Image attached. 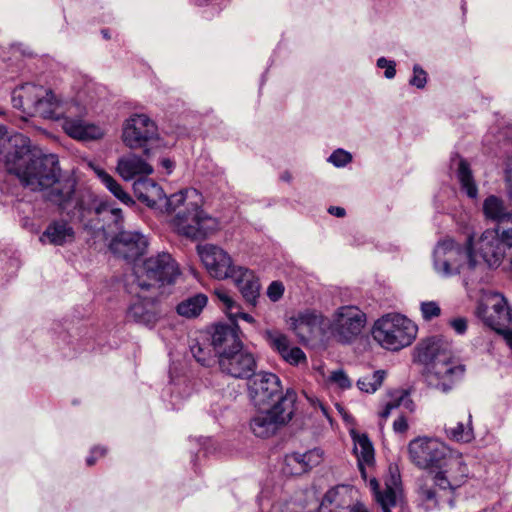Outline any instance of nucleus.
Returning <instances> with one entry per match:
<instances>
[{"instance_id": "f257e3e1", "label": "nucleus", "mask_w": 512, "mask_h": 512, "mask_svg": "<svg viewBox=\"0 0 512 512\" xmlns=\"http://www.w3.org/2000/svg\"><path fill=\"white\" fill-rule=\"evenodd\" d=\"M11 144L14 150L8 155L7 171L15 174L24 187L43 192L44 198L63 212L70 211L77 192L76 181L61 177L58 157L43 154L23 134L16 135Z\"/></svg>"}, {"instance_id": "f03ea898", "label": "nucleus", "mask_w": 512, "mask_h": 512, "mask_svg": "<svg viewBox=\"0 0 512 512\" xmlns=\"http://www.w3.org/2000/svg\"><path fill=\"white\" fill-rule=\"evenodd\" d=\"M133 190L138 200L148 207L175 213L172 224L180 235L202 239L218 227V221L201 208L202 195L194 188H186L167 197L158 183L144 178L134 182Z\"/></svg>"}, {"instance_id": "7ed1b4c3", "label": "nucleus", "mask_w": 512, "mask_h": 512, "mask_svg": "<svg viewBox=\"0 0 512 512\" xmlns=\"http://www.w3.org/2000/svg\"><path fill=\"white\" fill-rule=\"evenodd\" d=\"M468 467L460 453L455 451L432 475L419 485L418 495L427 509L455 507L458 489L466 482Z\"/></svg>"}, {"instance_id": "20e7f679", "label": "nucleus", "mask_w": 512, "mask_h": 512, "mask_svg": "<svg viewBox=\"0 0 512 512\" xmlns=\"http://www.w3.org/2000/svg\"><path fill=\"white\" fill-rule=\"evenodd\" d=\"M239 331L237 326L215 325L213 345L219 352V367L223 373L233 378L250 379L256 374L257 362L254 354L244 348Z\"/></svg>"}, {"instance_id": "39448f33", "label": "nucleus", "mask_w": 512, "mask_h": 512, "mask_svg": "<svg viewBox=\"0 0 512 512\" xmlns=\"http://www.w3.org/2000/svg\"><path fill=\"white\" fill-rule=\"evenodd\" d=\"M418 326L406 316L388 313L374 322L371 335L375 342L389 351L410 346L417 337Z\"/></svg>"}, {"instance_id": "423d86ee", "label": "nucleus", "mask_w": 512, "mask_h": 512, "mask_svg": "<svg viewBox=\"0 0 512 512\" xmlns=\"http://www.w3.org/2000/svg\"><path fill=\"white\" fill-rule=\"evenodd\" d=\"M479 261L472 251V237L467 238L466 247H462L453 239L439 241L433 250V268L441 277L459 274L464 267L473 270Z\"/></svg>"}, {"instance_id": "0eeeda50", "label": "nucleus", "mask_w": 512, "mask_h": 512, "mask_svg": "<svg viewBox=\"0 0 512 512\" xmlns=\"http://www.w3.org/2000/svg\"><path fill=\"white\" fill-rule=\"evenodd\" d=\"M296 393L287 389V395L270 408H262L249 421L250 431L258 438H269L287 425L295 412Z\"/></svg>"}, {"instance_id": "6e6552de", "label": "nucleus", "mask_w": 512, "mask_h": 512, "mask_svg": "<svg viewBox=\"0 0 512 512\" xmlns=\"http://www.w3.org/2000/svg\"><path fill=\"white\" fill-rule=\"evenodd\" d=\"M179 274V268L172 256L161 252L145 259L136 269L133 284L141 290L148 291L174 283Z\"/></svg>"}, {"instance_id": "1a4fd4ad", "label": "nucleus", "mask_w": 512, "mask_h": 512, "mask_svg": "<svg viewBox=\"0 0 512 512\" xmlns=\"http://www.w3.org/2000/svg\"><path fill=\"white\" fill-rule=\"evenodd\" d=\"M512 247V227L499 226L486 229L478 241L472 243V251L479 265L485 264L490 269L498 268L508 249Z\"/></svg>"}, {"instance_id": "9d476101", "label": "nucleus", "mask_w": 512, "mask_h": 512, "mask_svg": "<svg viewBox=\"0 0 512 512\" xmlns=\"http://www.w3.org/2000/svg\"><path fill=\"white\" fill-rule=\"evenodd\" d=\"M408 452L414 465L430 470L432 475L455 451L437 438L424 436L411 440Z\"/></svg>"}, {"instance_id": "9b49d317", "label": "nucleus", "mask_w": 512, "mask_h": 512, "mask_svg": "<svg viewBox=\"0 0 512 512\" xmlns=\"http://www.w3.org/2000/svg\"><path fill=\"white\" fill-rule=\"evenodd\" d=\"M71 218L77 219L79 222L88 224L94 217L104 213H109L116 226L122 223V211L113 207L110 203L98 199L90 191H77L72 203L70 211H66Z\"/></svg>"}, {"instance_id": "f8f14e48", "label": "nucleus", "mask_w": 512, "mask_h": 512, "mask_svg": "<svg viewBox=\"0 0 512 512\" xmlns=\"http://www.w3.org/2000/svg\"><path fill=\"white\" fill-rule=\"evenodd\" d=\"M366 320V314L357 306H341L329 320V330L338 342L350 344L361 334Z\"/></svg>"}, {"instance_id": "ddd939ff", "label": "nucleus", "mask_w": 512, "mask_h": 512, "mask_svg": "<svg viewBox=\"0 0 512 512\" xmlns=\"http://www.w3.org/2000/svg\"><path fill=\"white\" fill-rule=\"evenodd\" d=\"M286 395L287 391L283 392L281 381L274 373L260 372L248 381L249 399L258 409L270 408Z\"/></svg>"}, {"instance_id": "4468645a", "label": "nucleus", "mask_w": 512, "mask_h": 512, "mask_svg": "<svg viewBox=\"0 0 512 512\" xmlns=\"http://www.w3.org/2000/svg\"><path fill=\"white\" fill-rule=\"evenodd\" d=\"M158 138V128L153 120L145 114H134L123 126L122 139L131 149L143 148L149 156V144Z\"/></svg>"}, {"instance_id": "2eb2a0df", "label": "nucleus", "mask_w": 512, "mask_h": 512, "mask_svg": "<svg viewBox=\"0 0 512 512\" xmlns=\"http://www.w3.org/2000/svg\"><path fill=\"white\" fill-rule=\"evenodd\" d=\"M465 370V366L452 356L442 362L436 361L429 366L425 380L429 387L448 393L463 379Z\"/></svg>"}, {"instance_id": "dca6fc26", "label": "nucleus", "mask_w": 512, "mask_h": 512, "mask_svg": "<svg viewBox=\"0 0 512 512\" xmlns=\"http://www.w3.org/2000/svg\"><path fill=\"white\" fill-rule=\"evenodd\" d=\"M86 107L78 102H71L63 120L62 128L67 135L80 141L98 140L103 137V129L93 123L83 120Z\"/></svg>"}, {"instance_id": "f3484780", "label": "nucleus", "mask_w": 512, "mask_h": 512, "mask_svg": "<svg viewBox=\"0 0 512 512\" xmlns=\"http://www.w3.org/2000/svg\"><path fill=\"white\" fill-rule=\"evenodd\" d=\"M86 107L78 102H71L63 120L62 128L67 135L80 141L98 140L103 137V129L93 123L83 120Z\"/></svg>"}, {"instance_id": "a211bd4d", "label": "nucleus", "mask_w": 512, "mask_h": 512, "mask_svg": "<svg viewBox=\"0 0 512 512\" xmlns=\"http://www.w3.org/2000/svg\"><path fill=\"white\" fill-rule=\"evenodd\" d=\"M142 291L130 301L126 310V319L152 329L163 316V309L157 297L147 296L145 291Z\"/></svg>"}, {"instance_id": "6ab92c4d", "label": "nucleus", "mask_w": 512, "mask_h": 512, "mask_svg": "<svg viewBox=\"0 0 512 512\" xmlns=\"http://www.w3.org/2000/svg\"><path fill=\"white\" fill-rule=\"evenodd\" d=\"M197 252L207 272L215 279H229L239 267L233 264L231 256L219 246L198 245Z\"/></svg>"}, {"instance_id": "aec40b11", "label": "nucleus", "mask_w": 512, "mask_h": 512, "mask_svg": "<svg viewBox=\"0 0 512 512\" xmlns=\"http://www.w3.org/2000/svg\"><path fill=\"white\" fill-rule=\"evenodd\" d=\"M147 238L137 231H121L110 242L109 249L117 257L128 262L144 254Z\"/></svg>"}, {"instance_id": "412c9836", "label": "nucleus", "mask_w": 512, "mask_h": 512, "mask_svg": "<svg viewBox=\"0 0 512 512\" xmlns=\"http://www.w3.org/2000/svg\"><path fill=\"white\" fill-rule=\"evenodd\" d=\"M489 301L490 305L479 308V316L487 326L498 333L511 323V308L501 294L493 295Z\"/></svg>"}, {"instance_id": "4be33fe9", "label": "nucleus", "mask_w": 512, "mask_h": 512, "mask_svg": "<svg viewBox=\"0 0 512 512\" xmlns=\"http://www.w3.org/2000/svg\"><path fill=\"white\" fill-rule=\"evenodd\" d=\"M417 355L419 361L428 368L436 361L442 362L452 357L451 343L441 337L427 338L418 344Z\"/></svg>"}, {"instance_id": "5701e85b", "label": "nucleus", "mask_w": 512, "mask_h": 512, "mask_svg": "<svg viewBox=\"0 0 512 512\" xmlns=\"http://www.w3.org/2000/svg\"><path fill=\"white\" fill-rule=\"evenodd\" d=\"M247 305L255 307L260 297L261 285L253 271L239 266L230 276Z\"/></svg>"}, {"instance_id": "b1692460", "label": "nucleus", "mask_w": 512, "mask_h": 512, "mask_svg": "<svg viewBox=\"0 0 512 512\" xmlns=\"http://www.w3.org/2000/svg\"><path fill=\"white\" fill-rule=\"evenodd\" d=\"M39 96L30 116L38 115L45 119L64 120L69 102L59 101L51 90L45 88L44 93Z\"/></svg>"}, {"instance_id": "393cba45", "label": "nucleus", "mask_w": 512, "mask_h": 512, "mask_svg": "<svg viewBox=\"0 0 512 512\" xmlns=\"http://www.w3.org/2000/svg\"><path fill=\"white\" fill-rule=\"evenodd\" d=\"M43 93L44 87L33 83L17 86L11 93L12 106L27 115H31L32 110L35 109L37 98Z\"/></svg>"}, {"instance_id": "a878e982", "label": "nucleus", "mask_w": 512, "mask_h": 512, "mask_svg": "<svg viewBox=\"0 0 512 512\" xmlns=\"http://www.w3.org/2000/svg\"><path fill=\"white\" fill-rule=\"evenodd\" d=\"M75 235V230L68 221L63 219L53 220L40 236V241L42 243L48 242L54 246H64L74 242Z\"/></svg>"}, {"instance_id": "bb28decb", "label": "nucleus", "mask_w": 512, "mask_h": 512, "mask_svg": "<svg viewBox=\"0 0 512 512\" xmlns=\"http://www.w3.org/2000/svg\"><path fill=\"white\" fill-rule=\"evenodd\" d=\"M116 169L125 181H130L138 175H149L153 172L152 166L134 153L121 156L118 159Z\"/></svg>"}, {"instance_id": "cd10ccee", "label": "nucleus", "mask_w": 512, "mask_h": 512, "mask_svg": "<svg viewBox=\"0 0 512 512\" xmlns=\"http://www.w3.org/2000/svg\"><path fill=\"white\" fill-rule=\"evenodd\" d=\"M482 212L486 220L498 224L507 223L512 227V210L509 211L504 201L495 195H489L485 198L482 205Z\"/></svg>"}, {"instance_id": "c85d7f7f", "label": "nucleus", "mask_w": 512, "mask_h": 512, "mask_svg": "<svg viewBox=\"0 0 512 512\" xmlns=\"http://www.w3.org/2000/svg\"><path fill=\"white\" fill-rule=\"evenodd\" d=\"M456 178L460 184L461 191L471 199L478 197V186L474 179L470 164L463 158H459L455 171Z\"/></svg>"}, {"instance_id": "c756f323", "label": "nucleus", "mask_w": 512, "mask_h": 512, "mask_svg": "<svg viewBox=\"0 0 512 512\" xmlns=\"http://www.w3.org/2000/svg\"><path fill=\"white\" fill-rule=\"evenodd\" d=\"M368 485L375 502L379 505L382 512H391V509L395 507L397 503V495L394 488L386 485L381 489L376 478H371Z\"/></svg>"}, {"instance_id": "7c9ffc66", "label": "nucleus", "mask_w": 512, "mask_h": 512, "mask_svg": "<svg viewBox=\"0 0 512 512\" xmlns=\"http://www.w3.org/2000/svg\"><path fill=\"white\" fill-rule=\"evenodd\" d=\"M354 452L357 456L359 470L363 478H366L364 465L369 466L374 461V448L367 435L362 434L354 438Z\"/></svg>"}, {"instance_id": "2f4dec72", "label": "nucleus", "mask_w": 512, "mask_h": 512, "mask_svg": "<svg viewBox=\"0 0 512 512\" xmlns=\"http://www.w3.org/2000/svg\"><path fill=\"white\" fill-rule=\"evenodd\" d=\"M190 351L194 359L202 366L209 367L216 362V357L219 358V352L213 345V335L211 336V342H195L190 344Z\"/></svg>"}, {"instance_id": "473e14b6", "label": "nucleus", "mask_w": 512, "mask_h": 512, "mask_svg": "<svg viewBox=\"0 0 512 512\" xmlns=\"http://www.w3.org/2000/svg\"><path fill=\"white\" fill-rule=\"evenodd\" d=\"M207 303V297L204 294H196L180 302L176 311L180 316L193 318L198 316Z\"/></svg>"}, {"instance_id": "72a5a7b5", "label": "nucleus", "mask_w": 512, "mask_h": 512, "mask_svg": "<svg viewBox=\"0 0 512 512\" xmlns=\"http://www.w3.org/2000/svg\"><path fill=\"white\" fill-rule=\"evenodd\" d=\"M447 437L451 440L463 443H469L474 439V432L472 427V415L468 414L467 423L457 422L453 426L445 428Z\"/></svg>"}, {"instance_id": "f704fd0d", "label": "nucleus", "mask_w": 512, "mask_h": 512, "mask_svg": "<svg viewBox=\"0 0 512 512\" xmlns=\"http://www.w3.org/2000/svg\"><path fill=\"white\" fill-rule=\"evenodd\" d=\"M98 178L101 183L122 203L129 205L133 203L132 198L126 193L121 185L105 170L96 169L95 170Z\"/></svg>"}, {"instance_id": "c9c22d12", "label": "nucleus", "mask_w": 512, "mask_h": 512, "mask_svg": "<svg viewBox=\"0 0 512 512\" xmlns=\"http://www.w3.org/2000/svg\"><path fill=\"white\" fill-rule=\"evenodd\" d=\"M385 376L386 372L384 370H377L372 374L359 378L357 386L363 392L374 393L382 385Z\"/></svg>"}, {"instance_id": "e433bc0d", "label": "nucleus", "mask_w": 512, "mask_h": 512, "mask_svg": "<svg viewBox=\"0 0 512 512\" xmlns=\"http://www.w3.org/2000/svg\"><path fill=\"white\" fill-rule=\"evenodd\" d=\"M265 338L272 349L277 351L281 356L291 347L288 337L278 330H267Z\"/></svg>"}, {"instance_id": "4c0bfd02", "label": "nucleus", "mask_w": 512, "mask_h": 512, "mask_svg": "<svg viewBox=\"0 0 512 512\" xmlns=\"http://www.w3.org/2000/svg\"><path fill=\"white\" fill-rule=\"evenodd\" d=\"M214 295L222 305V309L226 313L227 316L234 315V309L238 305V303L231 297L229 292L222 287L216 288L214 290Z\"/></svg>"}, {"instance_id": "58836bf2", "label": "nucleus", "mask_w": 512, "mask_h": 512, "mask_svg": "<svg viewBox=\"0 0 512 512\" xmlns=\"http://www.w3.org/2000/svg\"><path fill=\"white\" fill-rule=\"evenodd\" d=\"M302 457L304 461L301 466V470L307 472L322 462L323 451L320 448H314L302 453Z\"/></svg>"}, {"instance_id": "ea45409f", "label": "nucleus", "mask_w": 512, "mask_h": 512, "mask_svg": "<svg viewBox=\"0 0 512 512\" xmlns=\"http://www.w3.org/2000/svg\"><path fill=\"white\" fill-rule=\"evenodd\" d=\"M352 154L342 148L334 150L327 158V162L336 168H343L352 162Z\"/></svg>"}, {"instance_id": "a19ab883", "label": "nucleus", "mask_w": 512, "mask_h": 512, "mask_svg": "<svg viewBox=\"0 0 512 512\" xmlns=\"http://www.w3.org/2000/svg\"><path fill=\"white\" fill-rule=\"evenodd\" d=\"M302 453L293 452L287 454L284 459L285 463V472L290 474H301L304 471L301 470V466L303 464Z\"/></svg>"}, {"instance_id": "79ce46f5", "label": "nucleus", "mask_w": 512, "mask_h": 512, "mask_svg": "<svg viewBox=\"0 0 512 512\" xmlns=\"http://www.w3.org/2000/svg\"><path fill=\"white\" fill-rule=\"evenodd\" d=\"M19 133H17L18 135ZM16 136V134L8 137L7 131L4 126H0V160L3 158L5 166L7 167V158L10 152L14 150L13 145L11 144V140Z\"/></svg>"}, {"instance_id": "37998d69", "label": "nucleus", "mask_w": 512, "mask_h": 512, "mask_svg": "<svg viewBox=\"0 0 512 512\" xmlns=\"http://www.w3.org/2000/svg\"><path fill=\"white\" fill-rule=\"evenodd\" d=\"M420 311L422 318L425 321H431L432 319L440 316L441 308L435 301H423L420 303Z\"/></svg>"}, {"instance_id": "c03bdc74", "label": "nucleus", "mask_w": 512, "mask_h": 512, "mask_svg": "<svg viewBox=\"0 0 512 512\" xmlns=\"http://www.w3.org/2000/svg\"><path fill=\"white\" fill-rule=\"evenodd\" d=\"M337 492L329 490L323 497L319 506V512H336V509L340 507V503L337 501Z\"/></svg>"}, {"instance_id": "a18cd8bd", "label": "nucleus", "mask_w": 512, "mask_h": 512, "mask_svg": "<svg viewBox=\"0 0 512 512\" xmlns=\"http://www.w3.org/2000/svg\"><path fill=\"white\" fill-rule=\"evenodd\" d=\"M413 75L409 80V84L417 89H424L427 84V72L419 65H413Z\"/></svg>"}, {"instance_id": "49530a36", "label": "nucleus", "mask_w": 512, "mask_h": 512, "mask_svg": "<svg viewBox=\"0 0 512 512\" xmlns=\"http://www.w3.org/2000/svg\"><path fill=\"white\" fill-rule=\"evenodd\" d=\"M281 357L291 365H299L302 362H306V355L299 347H290Z\"/></svg>"}, {"instance_id": "de8ad7c7", "label": "nucleus", "mask_w": 512, "mask_h": 512, "mask_svg": "<svg viewBox=\"0 0 512 512\" xmlns=\"http://www.w3.org/2000/svg\"><path fill=\"white\" fill-rule=\"evenodd\" d=\"M329 381L336 384L341 389H349L352 386L351 380L342 369L332 371L329 376Z\"/></svg>"}, {"instance_id": "09e8293b", "label": "nucleus", "mask_w": 512, "mask_h": 512, "mask_svg": "<svg viewBox=\"0 0 512 512\" xmlns=\"http://www.w3.org/2000/svg\"><path fill=\"white\" fill-rule=\"evenodd\" d=\"M376 66L379 69H384V77L386 79H393L396 75V62L386 57H379L376 61Z\"/></svg>"}, {"instance_id": "8fccbe9b", "label": "nucleus", "mask_w": 512, "mask_h": 512, "mask_svg": "<svg viewBox=\"0 0 512 512\" xmlns=\"http://www.w3.org/2000/svg\"><path fill=\"white\" fill-rule=\"evenodd\" d=\"M228 318L231 320V322L233 324L232 326L228 325L229 327L237 326L239 328V326L236 324V321L239 318L250 323V324H255V322H256L255 319L250 314L242 311V308L239 304L234 309V315L228 316Z\"/></svg>"}, {"instance_id": "3c124183", "label": "nucleus", "mask_w": 512, "mask_h": 512, "mask_svg": "<svg viewBox=\"0 0 512 512\" xmlns=\"http://www.w3.org/2000/svg\"><path fill=\"white\" fill-rule=\"evenodd\" d=\"M283 292L284 286L281 282L278 281L272 282L267 289V295L273 302L278 301L282 297Z\"/></svg>"}, {"instance_id": "603ef678", "label": "nucleus", "mask_w": 512, "mask_h": 512, "mask_svg": "<svg viewBox=\"0 0 512 512\" xmlns=\"http://www.w3.org/2000/svg\"><path fill=\"white\" fill-rule=\"evenodd\" d=\"M395 399L398 407L403 406L404 408L411 412L414 410V402L410 398L409 393L407 391L403 390L398 392L395 396Z\"/></svg>"}, {"instance_id": "864d4df0", "label": "nucleus", "mask_w": 512, "mask_h": 512, "mask_svg": "<svg viewBox=\"0 0 512 512\" xmlns=\"http://www.w3.org/2000/svg\"><path fill=\"white\" fill-rule=\"evenodd\" d=\"M106 453V448L102 446H95L91 449L90 455L86 458V463L88 466H92L96 463V461L103 457Z\"/></svg>"}, {"instance_id": "5fc2aeb1", "label": "nucleus", "mask_w": 512, "mask_h": 512, "mask_svg": "<svg viewBox=\"0 0 512 512\" xmlns=\"http://www.w3.org/2000/svg\"><path fill=\"white\" fill-rule=\"evenodd\" d=\"M449 324L459 335H463L467 331V320L464 317L454 318L449 321Z\"/></svg>"}, {"instance_id": "6e6d98bb", "label": "nucleus", "mask_w": 512, "mask_h": 512, "mask_svg": "<svg viewBox=\"0 0 512 512\" xmlns=\"http://www.w3.org/2000/svg\"><path fill=\"white\" fill-rule=\"evenodd\" d=\"M393 430L396 433H404L408 430V422L405 416L401 415L394 420Z\"/></svg>"}, {"instance_id": "4d7b16f0", "label": "nucleus", "mask_w": 512, "mask_h": 512, "mask_svg": "<svg viewBox=\"0 0 512 512\" xmlns=\"http://www.w3.org/2000/svg\"><path fill=\"white\" fill-rule=\"evenodd\" d=\"M396 408H398V405L396 399L394 398L392 401L386 403L383 410L379 412V417L384 420L387 419L390 416L391 412Z\"/></svg>"}, {"instance_id": "13d9d810", "label": "nucleus", "mask_w": 512, "mask_h": 512, "mask_svg": "<svg viewBox=\"0 0 512 512\" xmlns=\"http://www.w3.org/2000/svg\"><path fill=\"white\" fill-rule=\"evenodd\" d=\"M317 323H318L317 315H314V314L305 315V316L301 317L300 322H299V327L315 325Z\"/></svg>"}, {"instance_id": "bf43d9fd", "label": "nucleus", "mask_w": 512, "mask_h": 512, "mask_svg": "<svg viewBox=\"0 0 512 512\" xmlns=\"http://www.w3.org/2000/svg\"><path fill=\"white\" fill-rule=\"evenodd\" d=\"M499 335H501L507 344V346L512 351V329L509 327L502 329L500 332H498Z\"/></svg>"}, {"instance_id": "052dcab7", "label": "nucleus", "mask_w": 512, "mask_h": 512, "mask_svg": "<svg viewBox=\"0 0 512 512\" xmlns=\"http://www.w3.org/2000/svg\"><path fill=\"white\" fill-rule=\"evenodd\" d=\"M328 212H329V214H331L335 217H338V218H342L346 215L345 209L340 206H330L328 208Z\"/></svg>"}, {"instance_id": "680f3d73", "label": "nucleus", "mask_w": 512, "mask_h": 512, "mask_svg": "<svg viewBox=\"0 0 512 512\" xmlns=\"http://www.w3.org/2000/svg\"><path fill=\"white\" fill-rule=\"evenodd\" d=\"M349 512H369V509L362 503H356L349 508Z\"/></svg>"}, {"instance_id": "e2e57ef3", "label": "nucleus", "mask_w": 512, "mask_h": 512, "mask_svg": "<svg viewBox=\"0 0 512 512\" xmlns=\"http://www.w3.org/2000/svg\"><path fill=\"white\" fill-rule=\"evenodd\" d=\"M161 166L167 170L168 174H170L172 172L174 164L169 158H163L161 160Z\"/></svg>"}, {"instance_id": "0e129e2a", "label": "nucleus", "mask_w": 512, "mask_h": 512, "mask_svg": "<svg viewBox=\"0 0 512 512\" xmlns=\"http://www.w3.org/2000/svg\"><path fill=\"white\" fill-rule=\"evenodd\" d=\"M194 2H195L197 5L202 6V5H204V4L207 2V0H194Z\"/></svg>"}, {"instance_id": "69168bd1", "label": "nucleus", "mask_w": 512, "mask_h": 512, "mask_svg": "<svg viewBox=\"0 0 512 512\" xmlns=\"http://www.w3.org/2000/svg\"><path fill=\"white\" fill-rule=\"evenodd\" d=\"M506 134H507L510 138H512V127H508V128H507Z\"/></svg>"}, {"instance_id": "338daca9", "label": "nucleus", "mask_w": 512, "mask_h": 512, "mask_svg": "<svg viewBox=\"0 0 512 512\" xmlns=\"http://www.w3.org/2000/svg\"><path fill=\"white\" fill-rule=\"evenodd\" d=\"M102 33H103L105 38H108V34H107V32L105 30H103Z\"/></svg>"}]
</instances>
